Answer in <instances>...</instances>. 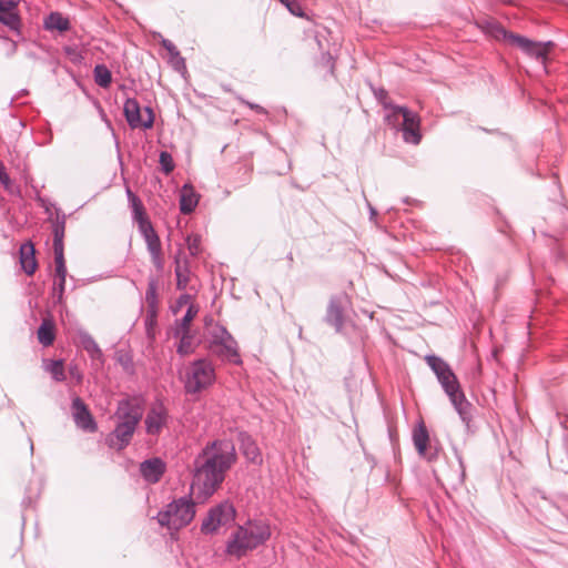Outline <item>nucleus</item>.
<instances>
[{
	"instance_id": "39448f33",
	"label": "nucleus",
	"mask_w": 568,
	"mask_h": 568,
	"mask_svg": "<svg viewBox=\"0 0 568 568\" xmlns=\"http://www.w3.org/2000/svg\"><path fill=\"white\" fill-rule=\"evenodd\" d=\"M209 349L222 361L241 363L237 343L223 325L215 324L211 328Z\"/></svg>"
},
{
	"instance_id": "49530a36",
	"label": "nucleus",
	"mask_w": 568,
	"mask_h": 568,
	"mask_svg": "<svg viewBox=\"0 0 568 568\" xmlns=\"http://www.w3.org/2000/svg\"><path fill=\"white\" fill-rule=\"evenodd\" d=\"M366 205L369 212V221L379 227L381 225L377 221V210L368 201H366Z\"/></svg>"
},
{
	"instance_id": "7c9ffc66",
	"label": "nucleus",
	"mask_w": 568,
	"mask_h": 568,
	"mask_svg": "<svg viewBox=\"0 0 568 568\" xmlns=\"http://www.w3.org/2000/svg\"><path fill=\"white\" fill-rule=\"evenodd\" d=\"M175 276L176 286L179 290H184L189 284V267L186 264L182 265L181 262L175 258Z\"/></svg>"
},
{
	"instance_id": "f8f14e48",
	"label": "nucleus",
	"mask_w": 568,
	"mask_h": 568,
	"mask_svg": "<svg viewBox=\"0 0 568 568\" xmlns=\"http://www.w3.org/2000/svg\"><path fill=\"white\" fill-rule=\"evenodd\" d=\"M398 111H402L400 130L403 140L414 145L419 144L422 140L419 115L408 109H398Z\"/></svg>"
},
{
	"instance_id": "e433bc0d",
	"label": "nucleus",
	"mask_w": 568,
	"mask_h": 568,
	"mask_svg": "<svg viewBox=\"0 0 568 568\" xmlns=\"http://www.w3.org/2000/svg\"><path fill=\"white\" fill-rule=\"evenodd\" d=\"M54 276L59 280H65L67 277V266L64 260V252H54Z\"/></svg>"
},
{
	"instance_id": "4468645a",
	"label": "nucleus",
	"mask_w": 568,
	"mask_h": 568,
	"mask_svg": "<svg viewBox=\"0 0 568 568\" xmlns=\"http://www.w3.org/2000/svg\"><path fill=\"white\" fill-rule=\"evenodd\" d=\"M169 414L162 403H155L149 409L145 419V432L149 435L156 436L161 433L162 428L166 425Z\"/></svg>"
},
{
	"instance_id": "20e7f679",
	"label": "nucleus",
	"mask_w": 568,
	"mask_h": 568,
	"mask_svg": "<svg viewBox=\"0 0 568 568\" xmlns=\"http://www.w3.org/2000/svg\"><path fill=\"white\" fill-rule=\"evenodd\" d=\"M215 381V368L206 358L193 361L185 373L184 389L195 395L210 387Z\"/></svg>"
},
{
	"instance_id": "cd10ccee",
	"label": "nucleus",
	"mask_w": 568,
	"mask_h": 568,
	"mask_svg": "<svg viewBox=\"0 0 568 568\" xmlns=\"http://www.w3.org/2000/svg\"><path fill=\"white\" fill-rule=\"evenodd\" d=\"M199 312L197 306L194 304H191L184 316L180 320L178 327L175 328L174 336H180V333H190V323L193 321V318L196 316Z\"/></svg>"
},
{
	"instance_id": "6ab92c4d",
	"label": "nucleus",
	"mask_w": 568,
	"mask_h": 568,
	"mask_svg": "<svg viewBox=\"0 0 568 568\" xmlns=\"http://www.w3.org/2000/svg\"><path fill=\"white\" fill-rule=\"evenodd\" d=\"M447 396L449 397V400L453 404L455 410L458 413L462 422L466 426H469L473 417V405L467 400L462 388H457L456 392H448Z\"/></svg>"
},
{
	"instance_id": "f03ea898",
	"label": "nucleus",
	"mask_w": 568,
	"mask_h": 568,
	"mask_svg": "<svg viewBox=\"0 0 568 568\" xmlns=\"http://www.w3.org/2000/svg\"><path fill=\"white\" fill-rule=\"evenodd\" d=\"M272 536L271 526L262 518L247 519L229 536L225 542V554L241 559L250 552L264 546Z\"/></svg>"
},
{
	"instance_id": "6e6552de",
	"label": "nucleus",
	"mask_w": 568,
	"mask_h": 568,
	"mask_svg": "<svg viewBox=\"0 0 568 568\" xmlns=\"http://www.w3.org/2000/svg\"><path fill=\"white\" fill-rule=\"evenodd\" d=\"M425 361L436 375L437 381L439 382L446 395H448V392H456V389L460 387L455 373L448 363L445 362L442 357L436 355H426Z\"/></svg>"
},
{
	"instance_id": "c756f323",
	"label": "nucleus",
	"mask_w": 568,
	"mask_h": 568,
	"mask_svg": "<svg viewBox=\"0 0 568 568\" xmlns=\"http://www.w3.org/2000/svg\"><path fill=\"white\" fill-rule=\"evenodd\" d=\"M384 109L386 110L385 121L393 126L400 125L399 119L402 118V111H398V109L407 108L394 105L390 102H384Z\"/></svg>"
},
{
	"instance_id": "c9c22d12",
	"label": "nucleus",
	"mask_w": 568,
	"mask_h": 568,
	"mask_svg": "<svg viewBox=\"0 0 568 568\" xmlns=\"http://www.w3.org/2000/svg\"><path fill=\"white\" fill-rule=\"evenodd\" d=\"M0 22L9 27L11 30H18L20 26V20L16 12V9H11L4 11L3 13H0Z\"/></svg>"
},
{
	"instance_id": "bb28decb",
	"label": "nucleus",
	"mask_w": 568,
	"mask_h": 568,
	"mask_svg": "<svg viewBox=\"0 0 568 568\" xmlns=\"http://www.w3.org/2000/svg\"><path fill=\"white\" fill-rule=\"evenodd\" d=\"M552 47L551 41L547 42H536L531 41V45H529V49L526 50L524 53L527 54L530 58L536 59L537 61L545 62L548 53V49Z\"/></svg>"
},
{
	"instance_id": "5fc2aeb1",
	"label": "nucleus",
	"mask_w": 568,
	"mask_h": 568,
	"mask_svg": "<svg viewBox=\"0 0 568 568\" xmlns=\"http://www.w3.org/2000/svg\"><path fill=\"white\" fill-rule=\"evenodd\" d=\"M250 108H251V109H255V110H256L257 112H260V113H264V112H265L264 108H262V106H260V105H257V104H252V103H251V104H250Z\"/></svg>"
},
{
	"instance_id": "ddd939ff",
	"label": "nucleus",
	"mask_w": 568,
	"mask_h": 568,
	"mask_svg": "<svg viewBox=\"0 0 568 568\" xmlns=\"http://www.w3.org/2000/svg\"><path fill=\"white\" fill-rule=\"evenodd\" d=\"M71 410L73 420L78 428L89 433H93L98 429V425L91 412L79 396H75L72 399Z\"/></svg>"
},
{
	"instance_id": "c03bdc74",
	"label": "nucleus",
	"mask_w": 568,
	"mask_h": 568,
	"mask_svg": "<svg viewBox=\"0 0 568 568\" xmlns=\"http://www.w3.org/2000/svg\"><path fill=\"white\" fill-rule=\"evenodd\" d=\"M161 44L169 52L171 58L178 57V54H180L178 48L169 39H162Z\"/></svg>"
},
{
	"instance_id": "4d7b16f0",
	"label": "nucleus",
	"mask_w": 568,
	"mask_h": 568,
	"mask_svg": "<svg viewBox=\"0 0 568 568\" xmlns=\"http://www.w3.org/2000/svg\"><path fill=\"white\" fill-rule=\"evenodd\" d=\"M30 450H31V453L33 452V444H32V442H30Z\"/></svg>"
},
{
	"instance_id": "c85d7f7f",
	"label": "nucleus",
	"mask_w": 568,
	"mask_h": 568,
	"mask_svg": "<svg viewBox=\"0 0 568 568\" xmlns=\"http://www.w3.org/2000/svg\"><path fill=\"white\" fill-rule=\"evenodd\" d=\"M95 83L101 88H109L112 82V73L104 64H97L93 69Z\"/></svg>"
},
{
	"instance_id": "4c0bfd02",
	"label": "nucleus",
	"mask_w": 568,
	"mask_h": 568,
	"mask_svg": "<svg viewBox=\"0 0 568 568\" xmlns=\"http://www.w3.org/2000/svg\"><path fill=\"white\" fill-rule=\"evenodd\" d=\"M131 209H132V213H133V219H134V221L138 222L139 230H141V223H143V222L151 223L148 220V217L145 216L144 206H143V203L141 202V200L131 204Z\"/></svg>"
},
{
	"instance_id": "2eb2a0df",
	"label": "nucleus",
	"mask_w": 568,
	"mask_h": 568,
	"mask_svg": "<svg viewBox=\"0 0 568 568\" xmlns=\"http://www.w3.org/2000/svg\"><path fill=\"white\" fill-rule=\"evenodd\" d=\"M136 427L115 422L114 429L106 436L105 443L110 448L122 450L130 445Z\"/></svg>"
},
{
	"instance_id": "3c124183",
	"label": "nucleus",
	"mask_w": 568,
	"mask_h": 568,
	"mask_svg": "<svg viewBox=\"0 0 568 568\" xmlns=\"http://www.w3.org/2000/svg\"><path fill=\"white\" fill-rule=\"evenodd\" d=\"M125 193H126V196H128V200H129V203L130 205L133 204L134 202H138L140 199L132 192V190L130 187H126L125 190Z\"/></svg>"
},
{
	"instance_id": "a19ab883",
	"label": "nucleus",
	"mask_w": 568,
	"mask_h": 568,
	"mask_svg": "<svg viewBox=\"0 0 568 568\" xmlns=\"http://www.w3.org/2000/svg\"><path fill=\"white\" fill-rule=\"evenodd\" d=\"M0 183L3 185V187L11 194L16 193V190L13 187V184L11 182V179L9 174L6 171V166L0 161Z\"/></svg>"
},
{
	"instance_id": "de8ad7c7",
	"label": "nucleus",
	"mask_w": 568,
	"mask_h": 568,
	"mask_svg": "<svg viewBox=\"0 0 568 568\" xmlns=\"http://www.w3.org/2000/svg\"><path fill=\"white\" fill-rule=\"evenodd\" d=\"M17 1L16 0H0V13L4 11L16 9Z\"/></svg>"
},
{
	"instance_id": "7ed1b4c3",
	"label": "nucleus",
	"mask_w": 568,
	"mask_h": 568,
	"mask_svg": "<svg viewBox=\"0 0 568 568\" xmlns=\"http://www.w3.org/2000/svg\"><path fill=\"white\" fill-rule=\"evenodd\" d=\"M195 516V503L191 496H183L172 500L165 509L156 515L158 523L169 529H180L187 526Z\"/></svg>"
},
{
	"instance_id": "2f4dec72",
	"label": "nucleus",
	"mask_w": 568,
	"mask_h": 568,
	"mask_svg": "<svg viewBox=\"0 0 568 568\" xmlns=\"http://www.w3.org/2000/svg\"><path fill=\"white\" fill-rule=\"evenodd\" d=\"M158 281L154 277L149 278L148 283V290L145 292V301L148 303L149 308H151L153 312L158 307Z\"/></svg>"
},
{
	"instance_id": "a211bd4d",
	"label": "nucleus",
	"mask_w": 568,
	"mask_h": 568,
	"mask_svg": "<svg viewBox=\"0 0 568 568\" xmlns=\"http://www.w3.org/2000/svg\"><path fill=\"white\" fill-rule=\"evenodd\" d=\"M237 439L240 443V449L246 460L256 465H261L263 458L255 439L244 430L239 432Z\"/></svg>"
},
{
	"instance_id": "09e8293b",
	"label": "nucleus",
	"mask_w": 568,
	"mask_h": 568,
	"mask_svg": "<svg viewBox=\"0 0 568 568\" xmlns=\"http://www.w3.org/2000/svg\"><path fill=\"white\" fill-rule=\"evenodd\" d=\"M374 95L383 105H384V102H388L387 101V91L382 88L374 89Z\"/></svg>"
},
{
	"instance_id": "5701e85b",
	"label": "nucleus",
	"mask_w": 568,
	"mask_h": 568,
	"mask_svg": "<svg viewBox=\"0 0 568 568\" xmlns=\"http://www.w3.org/2000/svg\"><path fill=\"white\" fill-rule=\"evenodd\" d=\"M65 215L57 214L55 220L52 223L53 234V252H64L63 239L65 231Z\"/></svg>"
},
{
	"instance_id": "8fccbe9b",
	"label": "nucleus",
	"mask_w": 568,
	"mask_h": 568,
	"mask_svg": "<svg viewBox=\"0 0 568 568\" xmlns=\"http://www.w3.org/2000/svg\"><path fill=\"white\" fill-rule=\"evenodd\" d=\"M118 361L125 369H129L132 366V358L128 355H120Z\"/></svg>"
},
{
	"instance_id": "72a5a7b5",
	"label": "nucleus",
	"mask_w": 568,
	"mask_h": 568,
	"mask_svg": "<svg viewBox=\"0 0 568 568\" xmlns=\"http://www.w3.org/2000/svg\"><path fill=\"white\" fill-rule=\"evenodd\" d=\"M180 338V343L178 345V349L176 352L181 355V356H185V355H189L191 353H193L194 351V347H193V344H192V336L190 333H180V336H178Z\"/></svg>"
},
{
	"instance_id": "37998d69",
	"label": "nucleus",
	"mask_w": 568,
	"mask_h": 568,
	"mask_svg": "<svg viewBox=\"0 0 568 568\" xmlns=\"http://www.w3.org/2000/svg\"><path fill=\"white\" fill-rule=\"evenodd\" d=\"M64 291H65V280L54 278L53 295L57 297L58 302L62 301Z\"/></svg>"
},
{
	"instance_id": "f3484780",
	"label": "nucleus",
	"mask_w": 568,
	"mask_h": 568,
	"mask_svg": "<svg viewBox=\"0 0 568 568\" xmlns=\"http://www.w3.org/2000/svg\"><path fill=\"white\" fill-rule=\"evenodd\" d=\"M488 32L499 39L503 38L504 40L508 41L510 44L519 48L523 52L529 49V45H531L530 39L515 34L513 32L506 31L499 23L496 22H489L488 23Z\"/></svg>"
},
{
	"instance_id": "473e14b6",
	"label": "nucleus",
	"mask_w": 568,
	"mask_h": 568,
	"mask_svg": "<svg viewBox=\"0 0 568 568\" xmlns=\"http://www.w3.org/2000/svg\"><path fill=\"white\" fill-rule=\"evenodd\" d=\"M45 369L55 382H63L65 379L64 366L61 359L51 361L45 365Z\"/></svg>"
},
{
	"instance_id": "412c9836",
	"label": "nucleus",
	"mask_w": 568,
	"mask_h": 568,
	"mask_svg": "<svg viewBox=\"0 0 568 568\" xmlns=\"http://www.w3.org/2000/svg\"><path fill=\"white\" fill-rule=\"evenodd\" d=\"M34 253H36V250L31 242L23 243L20 246L21 267L28 275H32L37 270L38 264H37Z\"/></svg>"
},
{
	"instance_id": "dca6fc26",
	"label": "nucleus",
	"mask_w": 568,
	"mask_h": 568,
	"mask_svg": "<svg viewBox=\"0 0 568 568\" xmlns=\"http://www.w3.org/2000/svg\"><path fill=\"white\" fill-rule=\"evenodd\" d=\"M139 231L144 237L153 264L156 266V268L162 270L163 261L161 257V241L159 235L154 231L151 223H141V230Z\"/></svg>"
},
{
	"instance_id": "0eeeda50",
	"label": "nucleus",
	"mask_w": 568,
	"mask_h": 568,
	"mask_svg": "<svg viewBox=\"0 0 568 568\" xmlns=\"http://www.w3.org/2000/svg\"><path fill=\"white\" fill-rule=\"evenodd\" d=\"M351 302L345 293L332 295L328 300L327 307L323 321L333 327L335 333L342 334L346 322V312Z\"/></svg>"
},
{
	"instance_id": "ea45409f",
	"label": "nucleus",
	"mask_w": 568,
	"mask_h": 568,
	"mask_svg": "<svg viewBox=\"0 0 568 568\" xmlns=\"http://www.w3.org/2000/svg\"><path fill=\"white\" fill-rule=\"evenodd\" d=\"M186 245L192 256L199 255L201 252V237L199 235H189L186 237Z\"/></svg>"
},
{
	"instance_id": "6e6d98bb",
	"label": "nucleus",
	"mask_w": 568,
	"mask_h": 568,
	"mask_svg": "<svg viewBox=\"0 0 568 568\" xmlns=\"http://www.w3.org/2000/svg\"><path fill=\"white\" fill-rule=\"evenodd\" d=\"M287 260H290L291 262L293 261V255H292V253H290V254L287 255Z\"/></svg>"
},
{
	"instance_id": "864d4df0",
	"label": "nucleus",
	"mask_w": 568,
	"mask_h": 568,
	"mask_svg": "<svg viewBox=\"0 0 568 568\" xmlns=\"http://www.w3.org/2000/svg\"><path fill=\"white\" fill-rule=\"evenodd\" d=\"M455 454H456V457H457V459H458V463H459V466H460V469H462L460 477H462V479H464V476H465V467H464V463H463L462 456L457 453V450H456V449H455Z\"/></svg>"
},
{
	"instance_id": "b1692460",
	"label": "nucleus",
	"mask_w": 568,
	"mask_h": 568,
	"mask_svg": "<svg viewBox=\"0 0 568 568\" xmlns=\"http://www.w3.org/2000/svg\"><path fill=\"white\" fill-rule=\"evenodd\" d=\"M78 336L83 349L92 359H102V349L87 331H79Z\"/></svg>"
},
{
	"instance_id": "f257e3e1",
	"label": "nucleus",
	"mask_w": 568,
	"mask_h": 568,
	"mask_svg": "<svg viewBox=\"0 0 568 568\" xmlns=\"http://www.w3.org/2000/svg\"><path fill=\"white\" fill-rule=\"evenodd\" d=\"M236 459L232 440L215 439L207 443L194 459L191 490L195 499L202 503L207 500L220 488Z\"/></svg>"
},
{
	"instance_id": "423d86ee",
	"label": "nucleus",
	"mask_w": 568,
	"mask_h": 568,
	"mask_svg": "<svg viewBox=\"0 0 568 568\" xmlns=\"http://www.w3.org/2000/svg\"><path fill=\"white\" fill-rule=\"evenodd\" d=\"M235 517L236 509L234 505L229 500H224L210 508L207 515L202 520L201 531L205 535L215 534L220 527H226L234 523Z\"/></svg>"
},
{
	"instance_id": "58836bf2",
	"label": "nucleus",
	"mask_w": 568,
	"mask_h": 568,
	"mask_svg": "<svg viewBox=\"0 0 568 568\" xmlns=\"http://www.w3.org/2000/svg\"><path fill=\"white\" fill-rule=\"evenodd\" d=\"M159 163L161 165L162 171L165 174H170L174 170V161L172 155L166 152L162 151L159 156Z\"/></svg>"
},
{
	"instance_id": "a878e982",
	"label": "nucleus",
	"mask_w": 568,
	"mask_h": 568,
	"mask_svg": "<svg viewBox=\"0 0 568 568\" xmlns=\"http://www.w3.org/2000/svg\"><path fill=\"white\" fill-rule=\"evenodd\" d=\"M55 338L54 324L50 320H43L38 328V341L43 346H50Z\"/></svg>"
},
{
	"instance_id": "9b49d317",
	"label": "nucleus",
	"mask_w": 568,
	"mask_h": 568,
	"mask_svg": "<svg viewBox=\"0 0 568 568\" xmlns=\"http://www.w3.org/2000/svg\"><path fill=\"white\" fill-rule=\"evenodd\" d=\"M413 443L418 455L428 462L438 457L439 449L430 443L429 434L424 422H419L413 429Z\"/></svg>"
},
{
	"instance_id": "f704fd0d",
	"label": "nucleus",
	"mask_w": 568,
	"mask_h": 568,
	"mask_svg": "<svg viewBox=\"0 0 568 568\" xmlns=\"http://www.w3.org/2000/svg\"><path fill=\"white\" fill-rule=\"evenodd\" d=\"M0 22L9 27L11 30H18L20 26V20L16 12V9H11L4 11L3 13H0Z\"/></svg>"
},
{
	"instance_id": "393cba45",
	"label": "nucleus",
	"mask_w": 568,
	"mask_h": 568,
	"mask_svg": "<svg viewBox=\"0 0 568 568\" xmlns=\"http://www.w3.org/2000/svg\"><path fill=\"white\" fill-rule=\"evenodd\" d=\"M44 28L47 30H58L60 32H64L70 29V21L60 12H51L44 20Z\"/></svg>"
},
{
	"instance_id": "1a4fd4ad",
	"label": "nucleus",
	"mask_w": 568,
	"mask_h": 568,
	"mask_svg": "<svg viewBox=\"0 0 568 568\" xmlns=\"http://www.w3.org/2000/svg\"><path fill=\"white\" fill-rule=\"evenodd\" d=\"M144 111L148 114L146 120H142L141 116V108L138 100L133 98H128L123 105V113L125 120L131 129H151L154 124V112L152 108L145 106Z\"/></svg>"
},
{
	"instance_id": "9d476101",
	"label": "nucleus",
	"mask_w": 568,
	"mask_h": 568,
	"mask_svg": "<svg viewBox=\"0 0 568 568\" xmlns=\"http://www.w3.org/2000/svg\"><path fill=\"white\" fill-rule=\"evenodd\" d=\"M142 416L143 407L138 398H123L119 400L114 413L115 422L138 427Z\"/></svg>"
},
{
	"instance_id": "79ce46f5",
	"label": "nucleus",
	"mask_w": 568,
	"mask_h": 568,
	"mask_svg": "<svg viewBox=\"0 0 568 568\" xmlns=\"http://www.w3.org/2000/svg\"><path fill=\"white\" fill-rule=\"evenodd\" d=\"M282 4L286 7V9L296 17H302V8L297 0H278Z\"/></svg>"
},
{
	"instance_id": "603ef678",
	"label": "nucleus",
	"mask_w": 568,
	"mask_h": 568,
	"mask_svg": "<svg viewBox=\"0 0 568 568\" xmlns=\"http://www.w3.org/2000/svg\"><path fill=\"white\" fill-rule=\"evenodd\" d=\"M191 296L189 294H182L179 298H178V304L179 306H182L183 304H186L189 301H190Z\"/></svg>"
},
{
	"instance_id": "a18cd8bd",
	"label": "nucleus",
	"mask_w": 568,
	"mask_h": 568,
	"mask_svg": "<svg viewBox=\"0 0 568 568\" xmlns=\"http://www.w3.org/2000/svg\"><path fill=\"white\" fill-rule=\"evenodd\" d=\"M171 62L176 71L185 70V60L181 57V54L171 58Z\"/></svg>"
},
{
	"instance_id": "4be33fe9",
	"label": "nucleus",
	"mask_w": 568,
	"mask_h": 568,
	"mask_svg": "<svg viewBox=\"0 0 568 568\" xmlns=\"http://www.w3.org/2000/svg\"><path fill=\"white\" fill-rule=\"evenodd\" d=\"M199 203V195L193 186L184 184L180 194V211L183 214L192 213Z\"/></svg>"
},
{
	"instance_id": "aec40b11",
	"label": "nucleus",
	"mask_w": 568,
	"mask_h": 568,
	"mask_svg": "<svg viewBox=\"0 0 568 568\" xmlns=\"http://www.w3.org/2000/svg\"><path fill=\"white\" fill-rule=\"evenodd\" d=\"M165 471V464L161 458L154 457L144 460L140 465L141 476L150 484L158 483Z\"/></svg>"
}]
</instances>
